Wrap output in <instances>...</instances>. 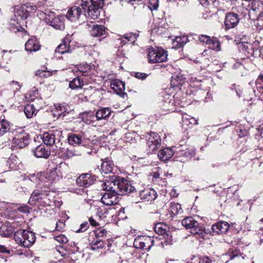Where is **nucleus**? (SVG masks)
<instances>
[{"instance_id":"obj_1","label":"nucleus","mask_w":263,"mask_h":263,"mask_svg":"<svg viewBox=\"0 0 263 263\" xmlns=\"http://www.w3.org/2000/svg\"><path fill=\"white\" fill-rule=\"evenodd\" d=\"M102 189L106 191L101 198V202L106 205L118 202L117 195L127 194L135 190L129 181L118 177L115 180H106L102 184Z\"/></svg>"},{"instance_id":"obj_2","label":"nucleus","mask_w":263,"mask_h":263,"mask_svg":"<svg viewBox=\"0 0 263 263\" xmlns=\"http://www.w3.org/2000/svg\"><path fill=\"white\" fill-rule=\"evenodd\" d=\"M81 8L73 6L70 8L67 14L66 17L72 22L78 20L83 10L84 15L89 16L93 20L97 19L100 13V8L103 5V0H82Z\"/></svg>"},{"instance_id":"obj_3","label":"nucleus","mask_w":263,"mask_h":263,"mask_svg":"<svg viewBox=\"0 0 263 263\" xmlns=\"http://www.w3.org/2000/svg\"><path fill=\"white\" fill-rule=\"evenodd\" d=\"M39 180V182L36 186V189L33 192L29 199V203L30 204H35L40 199L43 198V196L47 195L46 193L50 191L54 178L47 173L41 175Z\"/></svg>"},{"instance_id":"obj_4","label":"nucleus","mask_w":263,"mask_h":263,"mask_svg":"<svg viewBox=\"0 0 263 263\" xmlns=\"http://www.w3.org/2000/svg\"><path fill=\"white\" fill-rule=\"evenodd\" d=\"M182 224L186 229H190V233L197 238L203 239L208 234L202 225L191 216L184 218Z\"/></svg>"},{"instance_id":"obj_5","label":"nucleus","mask_w":263,"mask_h":263,"mask_svg":"<svg viewBox=\"0 0 263 263\" xmlns=\"http://www.w3.org/2000/svg\"><path fill=\"white\" fill-rule=\"evenodd\" d=\"M14 239L20 246L29 248L34 243L36 237L32 232L20 229L14 234Z\"/></svg>"},{"instance_id":"obj_6","label":"nucleus","mask_w":263,"mask_h":263,"mask_svg":"<svg viewBox=\"0 0 263 263\" xmlns=\"http://www.w3.org/2000/svg\"><path fill=\"white\" fill-rule=\"evenodd\" d=\"M147 52V59L149 63L163 62L167 60V52L162 48L151 47L148 49Z\"/></svg>"},{"instance_id":"obj_7","label":"nucleus","mask_w":263,"mask_h":263,"mask_svg":"<svg viewBox=\"0 0 263 263\" xmlns=\"http://www.w3.org/2000/svg\"><path fill=\"white\" fill-rule=\"evenodd\" d=\"M29 135L22 128H18L15 131L12 140V146L17 148H22L29 144Z\"/></svg>"},{"instance_id":"obj_8","label":"nucleus","mask_w":263,"mask_h":263,"mask_svg":"<svg viewBox=\"0 0 263 263\" xmlns=\"http://www.w3.org/2000/svg\"><path fill=\"white\" fill-rule=\"evenodd\" d=\"M153 242L154 239L150 236H139L135 239L134 245L137 249L149 251Z\"/></svg>"},{"instance_id":"obj_9","label":"nucleus","mask_w":263,"mask_h":263,"mask_svg":"<svg viewBox=\"0 0 263 263\" xmlns=\"http://www.w3.org/2000/svg\"><path fill=\"white\" fill-rule=\"evenodd\" d=\"M146 138L147 145L149 147V152H153L160 146L161 139L158 134L154 132H151L146 136Z\"/></svg>"},{"instance_id":"obj_10","label":"nucleus","mask_w":263,"mask_h":263,"mask_svg":"<svg viewBox=\"0 0 263 263\" xmlns=\"http://www.w3.org/2000/svg\"><path fill=\"white\" fill-rule=\"evenodd\" d=\"M240 21L239 15L234 12H229L225 16L224 27L226 30L235 28Z\"/></svg>"},{"instance_id":"obj_11","label":"nucleus","mask_w":263,"mask_h":263,"mask_svg":"<svg viewBox=\"0 0 263 263\" xmlns=\"http://www.w3.org/2000/svg\"><path fill=\"white\" fill-rule=\"evenodd\" d=\"M96 180L95 176H92L89 173H86L79 176L76 180V182L80 186L87 187L92 184Z\"/></svg>"},{"instance_id":"obj_12","label":"nucleus","mask_w":263,"mask_h":263,"mask_svg":"<svg viewBox=\"0 0 263 263\" xmlns=\"http://www.w3.org/2000/svg\"><path fill=\"white\" fill-rule=\"evenodd\" d=\"M14 20L17 21V23L23 24L26 23L25 20L29 16L28 12L24 8L23 5L16 6L14 9Z\"/></svg>"},{"instance_id":"obj_13","label":"nucleus","mask_w":263,"mask_h":263,"mask_svg":"<svg viewBox=\"0 0 263 263\" xmlns=\"http://www.w3.org/2000/svg\"><path fill=\"white\" fill-rule=\"evenodd\" d=\"M42 140L44 144L47 145L53 146L54 144L55 149H58L60 145H62V143H60L59 140L57 142H55V135L52 133H45L43 135ZM54 149V148H53Z\"/></svg>"},{"instance_id":"obj_14","label":"nucleus","mask_w":263,"mask_h":263,"mask_svg":"<svg viewBox=\"0 0 263 263\" xmlns=\"http://www.w3.org/2000/svg\"><path fill=\"white\" fill-rule=\"evenodd\" d=\"M110 87L117 95L124 98L126 93L124 92L125 84L123 82L119 80H114L110 83Z\"/></svg>"},{"instance_id":"obj_15","label":"nucleus","mask_w":263,"mask_h":263,"mask_svg":"<svg viewBox=\"0 0 263 263\" xmlns=\"http://www.w3.org/2000/svg\"><path fill=\"white\" fill-rule=\"evenodd\" d=\"M157 193L153 189H147L140 193L141 199L145 202H152L157 197Z\"/></svg>"},{"instance_id":"obj_16","label":"nucleus","mask_w":263,"mask_h":263,"mask_svg":"<svg viewBox=\"0 0 263 263\" xmlns=\"http://www.w3.org/2000/svg\"><path fill=\"white\" fill-rule=\"evenodd\" d=\"M230 229V224L226 221H219L213 225L212 229L213 232L217 234H225Z\"/></svg>"},{"instance_id":"obj_17","label":"nucleus","mask_w":263,"mask_h":263,"mask_svg":"<svg viewBox=\"0 0 263 263\" xmlns=\"http://www.w3.org/2000/svg\"><path fill=\"white\" fill-rule=\"evenodd\" d=\"M33 153L37 158H47L50 154V151L46 149L44 145L40 144L34 149Z\"/></svg>"},{"instance_id":"obj_18","label":"nucleus","mask_w":263,"mask_h":263,"mask_svg":"<svg viewBox=\"0 0 263 263\" xmlns=\"http://www.w3.org/2000/svg\"><path fill=\"white\" fill-rule=\"evenodd\" d=\"M48 21L49 24L56 29L62 30L64 28L65 25L63 16L54 17L51 20H50L49 18Z\"/></svg>"},{"instance_id":"obj_19","label":"nucleus","mask_w":263,"mask_h":263,"mask_svg":"<svg viewBox=\"0 0 263 263\" xmlns=\"http://www.w3.org/2000/svg\"><path fill=\"white\" fill-rule=\"evenodd\" d=\"M40 49V45L35 38L29 39L25 44V49L28 51H36Z\"/></svg>"},{"instance_id":"obj_20","label":"nucleus","mask_w":263,"mask_h":263,"mask_svg":"<svg viewBox=\"0 0 263 263\" xmlns=\"http://www.w3.org/2000/svg\"><path fill=\"white\" fill-rule=\"evenodd\" d=\"M114 164L112 160L109 158H105L102 161L101 164V171L105 174H109L113 172Z\"/></svg>"},{"instance_id":"obj_21","label":"nucleus","mask_w":263,"mask_h":263,"mask_svg":"<svg viewBox=\"0 0 263 263\" xmlns=\"http://www.w3.org/2000/svg\"><path fill=\"white\" fill-rule=\"evenodd\" d=\"M87 25L91 27L90 32L92 36L97 37L103 35L105 32V27L101 25H89L87 24Z\"/></svg>"},{"instance_id":"obj_22","label":"nucleus","mask_w":263,"mask_h":263,"mask_svg":"<svg viewBox=\"0 0 263 263\" xmlns=\"http://www.w3.org/2000/svg\"><path fill=\"white\" fill-rule=\"evenodd\" d=\"M55 151V154H59L64 159H67L70 158L75 155L74 153L69 149L68 148L65 149L64 147H62L61 145L59 146L58 149H54Z\"/></svg>"},{"instance_id":"obj_23","label":"nucleus","mask_w":263,"mask_h":263,"mask_svg":"<svg viewBox=\"0 0 263 263\" xmlns=\"http://www.w3.org/2000/svg\"><path fill=\"white\" fill-rule=\"evenodd\" d=\"M168 212L171 215L170 217L173 218L175 216L181 214L183 213V210L180 204L171 203L168 209Z\"/></svg>"},{"instance_id":"obj_24","label":"nucleus","mask_w":263,"mask_h":263,"mask_svg":"<svg viewBox=\"0 0 263 263\" xmlns=\"http://www.w3.org/2000/svg\"><path fill=\"white\" fill-rule=\"evenodd\" d=\"M174 155L172 149L166 148L159 151L158 153V157L162 161H166L170 159Z\"/></svg>"},{"instance_id":"obj_25","label":"nucleus","mask_w":263,"mask_h":263,"mask_svg":"<svg viewBox=\"0 0 263 263\" xmlns=\"http://www.w3.org/2000/svg\"><path fill=\"white\" fill-rule=\"evenodd\" d=\"M111 112V111L109 108H102L96 112V117L97 120L106 119L110 115Z\"/></svg>"},{"instance_id":"obj_26","label":"nucleus","mask_w":263,"mask_h":263,"mask_svg":"<svg viewBox=\"0 0 263 263\" xmlns=\"http://www.w3.org/2000/svg\"><path fill=\"white\" fill-rule=\"evenodd\" d=\"M71 51V49L69 46L68 41L66 40L63 41L55 49V52H58L61 54L70 52Z\"/></svg>"},{"instance_id":"obj_27","label":"nucleus","mask_w":263,"mask_h":263,"mask_svg":"<svg viewBox=\"0 0 263 263\" xmlns=\"http://www.w3.org/2000/svg\"><path fill=\"white\" fill-rule=\"evenodd\" d=\"M69 143L74 146L79 145L83 143L81 136L76 134H71L68 138Z\"/></svg>"},{"instance_id":"obj_28","label":"nucleus","mask_w":263,"mask_h":263,"mask_svg":"<svg viewBox=\"0 0 263 263\" xmlns=\"http://www.w3.org/2000/svg\"><path fill=\"white\" fill-rule=\"evenodd\" d=\"M188 41V37L186 36H177L173 40L172 44L174 48H179L182 47Z\"/></svg>"},{"instance_id":"obj_29","label":"nucleus","mask_w":263,"mask_h":263,"mask_svg":"<svg viewBox=\"0 0 263 263\" xmlns=\"http://www.w3.org/2000/svg\"><path fill=\"white\" fill-rule=\"evenodd\" d=\"M79 71L82 73V75L84 76H87L91 75L93 73V69L91 66L88 64H84L80 65L78 67Z\"/></svg>"},{"instance_id":"obj_30","label":"nucleus","mask_w":263,"mask_h":263,"mask_svg":"<svg viewBox=\"0 0 263 263\" xmlns=\"http://www.w3.org/2000/svg\"><path fill=\"white\" fill-rule=\"evenodd\" d=\"M137 38L136 34L129 33H126L123 36H121L118 40L120 41L121 43L123 45L126 44L128 42L133 43Z\"/></svg>"},{"instance_id":"obj_31","label":"nucleus","mask_w":263,"mask_h":263,"mask_svg":"<svg viewBox=\"0 0 263 263\" xmlns=\"http://www.w3.org/2000/svg\"><path fill=\"white\" fill-rule=\"evenodd\" d=\"M14 233L9 224H3L0 228V235L3 237H9Z\"/></svg>"},{"instance_id":"obj_32","label":"nucleus","mask_w":263,"mask_h":263,"mask_svg":"<svg viewBox=\"0 0 263 263\" xmlns=\"http://www.w3.org/2000/svg\"><path fill=\"white\" fill-rule=\"evenodd\" d=\"M93 113L91 111H85L80 115V118L83 121L87 124H90L94 119Z\"/></svg>"},{"instance_id":"obj_33","label":"nucleus","mask_w":263,"mask_h":263,"mask_svg":"<svg viewBox=\"0 0 263 263\" xmlns=\"http://www.w3.org/2000/svg\"><path fill=\"white\" fill-rule=\"evenodd\" d=\"M10 128L9 122L5 119H0V136L8 132Z\"/></svg>"},{"instance_id":"obj_34","label":"nucleus","mask_w":263,"mask_h":263,"mask_svg":"<svg viewBox=\"0 0 263 263\" xmlns=\"http://www.w3.org/2000/svg\"><path fill=\"white\" fill-rule=\"evenodd\" d=\"M207 45L209 46V48L213 50L217 51L220 50V43L215 37L211 38Z\"/></svg>"},{"instance_id":"obj_35","label":"nucleus","mask_w":263,"mask_h":263,"mask_svg":"<svg viewBox=\"0 0 263 263\" xmlns=\"http://www.w3.org/2000/svg\"><path fill=\"white\" fill-rule=\"evenodd\" d=\"M23 6L25 9H26L28 12L29 16L30 13L35 12L37 9L40 8L41 7L40 5H36L31 3H27L24 5H23Z\"/></svg>"},{"instance_id":"obj_36","label":"nucleus","mask_w":263,"mask_h":263,"mask_svg":"<svg viewBox=\"0 0 263 263\" xmlns=\"http://www.w3.org/2000/svg\"><path fill=\"white\" fill-rule=\"evenodd\" d=\"M83 85V81L80 78H76L70 81L69 86L71 89L80 88Z\"/></svg>"},{"instance_id":"obj_37","label":"nucleus","mask_w":263,"mask_h":263,"mask_svg":"<svg viewBox=\"0 0 263 263\" xmlns=\"http://www.w3.org/2000/svg\"><path fill=\"white\" fill-rule=\"evenodd\" d=\"M104 245L105 243L104 241L102 239L98 238H97L96 240H92L90 243V246L92 250H93L103 248H104Z\"/></svg>"},{"instance_id":"obj_38","label":"nucleus","mask_w":263,"mask_h":263,"mask_svg":"<svg viewBox=\"0 0 263 263\" xmlns=\"http://www.w3.org/2000/svg\"><path fill=\"white\" fill-rule=\"evenodd\" d=\"M24 113L27 118H31L35 113V109L32 104H27L24 108Z\"/></svg>"},{"instance_id":"obj_39","label":"nucleus","mask_w":263,"mask_h":263,"mask_svg":"<svg viewBox=\"0 0 263 263\" xmlns=\"http://www.w3.org/2000/svg\"><path fill=\"white\" fill-rule=\"evenodd\" d=\"M17 158L15 156H12L7 161V165H9V168L12 169H16V164L15 162L17 161Z\"/></svg>"},{"instance_id":"obj_40","label":"nucleus","mask_w":263,"mask_h":263,"mask_svg":"<svg viewBox=\"0 0 263 263\" xmlns=\"http://www.w3.org/2000/svg\"><path fill=\"white\" fill-rule=\"evenodd\" d=\"M107 233V231L105 229L102 228L98 229L97 230L94 231L95 236L97 238L106 236Z\"/></svg>"},{"instance_id":"obj_41","label":"nucleus","mask_w":263,"mask_h":263,"mask_svg":"<svg viewBox=\"0 0 263 263\" xmlns=\"http://www.w3.org/2000/svg\"><path fill=\"white\" fill-rule=\"evenodd\" d=\"M182 121L183 123L185 124H197V122L196 120H195L193 118H188L187 116H183L182 117Z\"/></svg>"},{"instance_id":"obj_42","label":"nucleus","mask_w":263,"mask_h":263,"mask_svg":"<svg viewBox=\"0 0 263 263\" xmlns=\"http://www.w3.org/2000/svg\"><path fill=\"white\" fill-rule=\"evenodd\" d=\"M54 239L57 241L62 243H65L68 242V239L64 235H60L55 236Z\"/></svg>"},{"instance_id":"obj_43","label":"nucleus","mask_w":263,"mask_h":263,"mask_svg":"<svg viewBox=\"0 0 263 263\" xmlns=\"http://www.w3.org/2000/svg\"><path fill=\"white\" fill-rule=\"evenodd\" d=\"M67 105L64 106V105H62V104L58 105L56 107V108L58 110L61 111L62 112L61 113L59 114V116L63 115V117L65 116V114H64V112L67 111Z\"/></svg>"},{"instance_id":"obj_44","label":"nucleus","mask_w":263,"mask_h":263,"mask_svg":"<svg viewBox=\"0 0 263 263\" xmlns=\"http://www.w3.org/2000/svg\"><path fill=\"white\" fill-rule=\"evenodd\" d=\"M35 75L41 78H45L49 76L50 74L49 72L44 70H39L36 71Z\"/></svg>"},{"instance_id":"obj_45","label":"nucleus","mask_w":263,"mask_h":263,"mask_svg":"<svg viewBox=\"0 0 263 263\" xmlns=\"http://www.w3.org/2000/svg\"><path fill=\"white\" fill-rule=\"evenodd\" d=\"M211 39V37L210 36L206 35L201 34L198 36L199 40L202 43H205L206 45L208 44Z\"/></svg>"},{"instance_id":"obj_46","label":"nucleus","mask_w":263,"mask_h":263,"mask_svg":"<svg viewBox=\"0 0 263 263\" xmlns=\"http://www.w3.org/2000/svg\"><path fill=\"white\" fill-rule=\"evenodd\" d=\"M88 228V224L87 222L83 223L81 224L80 229L76 231L77 233H80L85 231Z\"/></svg>"},{"instance_id":"obj_47","label":"nucleus","mask_w":263,"mask_h":263,"mask_svg":"<svg viewBox=\"0 0 263 263\" xmlns=\"http://www.w3.org/2000/svg\"><path fill=\"white\" fill-rule=\"evenodd\" d=\"M216 0H200V4L203 6H208L212 5Z\"/></svg>"},{"instance_id":"obj_48","label":"nucleus","mask_w":263,"mask_h":263,"mask_svg":"<svg viewBox=\"0 0 263 263\" xmlns=\"http://www.w3.org/2000/svg\"><path fill=\"white\" fill-rule=\"evenodd\" d=\"M135 77L137 79L144 80L147 77V74L145 73L136 72L135 74Z\"/></svg>"},{"instance_id":"obj_49","label":"nucleus","mask_w":263,"mask_h":263,"mask_svg":"<svg viewBox=\"0 0 263 263\" xmlns=\"http://www.w3.org/2000/svg\"><path fill=\"white\" fill-rule=\"evenodd\" d=\"M106 211L104 209V207L103 208H99L97 209V214L99 215V217H101L103 216H105V214H106Z\"/></svg>"},{"instance_id":"obj_50","label":"nucleus","mask_w":263,"mask_h":263,"mask_svg":"<svg viewBox=\"0 0 263 263\" xmlns=\"http://www.w3.org/2000/svg\"><path fill=\"white\" fill-rule=\"evenodd\" d=\"M64 226V223L62 221L59 220L56 223L55 229L57 231H61Z\"/></svg>"},{"instance_id":"obj_51","label":"nucleus","mask_w":263,"mask_h":263,"mask_svg":"<svg viewBox=\"0 0 263 263\" xmlns=\"http://www.w3.org/2000/svg\"><path fill=\"white\" fill-rule=\"evenodd\" d=\"M238 254H239V253L237 251H233V250L230 251V250L229 251V255L230 256V257L231 259H233L235 257L238 256Z\"/></svg>"},{"instance_id":"obj_52","label":"nucleus","mask_w":263,"mask_h":263,"mask_svg":"<svg viewBox=\"0 0 263 263\" xmlns=\"http://www.w3.org/2000/svg\"><path fill=\"white\" fill-rule=\"evenodd\" d=\"M9 224L12 228L13 231L14 232V233H15V232H16L15 231V230L16 229L20 226V224L17 221H13V222Z\"/></svg>"},{"instance_id":"obj_53","label":"nucleus","mask_w":263,"mask_h":263,"mask_svg":"<svg viewBox=\"0 0 263 263\" xmlns=\"http://www.w3.org/2000/svg\"><path fill=\"white\" fill-rule=\"evenodd\" d=\"M89 221L90 224L93 227H96L99 225L98 223L92 217L89 218Z\"/></svg>"},{"instance_id":"obj_54","label":"nucleus","mask_w":263,"mask_h":263,"mask_svg":"<svg viewBox=\"0 0 263 263\" xmlns=\"http://www.w3.org/2000/svg\"><path fill=\"white\" fill-rule=\"evenodd\" d=\"M200 263H212V261L208 257H205L200 260Z\"/></svg>"},{"instance_id":"obj_55","label":"nucleus","mask_w":263,"mask_h":263,"mask_svg":"<svg viewBox=\"0 0 263 263\" xmlns=\"http://www.w3.org/2000/svg\"><path fill=\"white\" fill-rule=\"evenodd\" d=\"M237 39L241 42H247V36L246 35H242V37L239 36Z\"/></svg>"},{"instance_id":"obj_56","label":"nucleus","mask_w":263,"mask_h":263,"mask_svg":"<svg viewBox=\"0 0 263 263\" xmlns=\"http://www.w3.org/2000/svg\"><path fill=\"white\" fill-rule=\"evenodd\" d=\"M63 263H75V261L71 258H67L65 260L63 261Z\"/></svg>"},{"instance_id":"obj_57","label":"nucleus","mask_w":263,"mask_h":263,"mask_svg":"<svg viewBox=\"0 0 263 263\" xmlns=\"http://www.w3.org/2000/svg\"><path fill=\"white\" fill-rule=\"evenodd\" d=\"M153 1L155 2V3L154 4L153 8L154 9H157L159 6L158 0H152V1L150 2L151 4H152Z\"/></svg>"},{"instance_id":"obj_58","label":"nucleus","mask_w":263,"mask_h":263,"mask_svg":"<svg viewBox=\"0 0 263 263\" xmlns=\"http://www.w3.org/2000/svg\"><path fill=\"white\" fill-rule=\"evenodd\" d=\"M0 252L2 253L8 252L6 248L4 246L0 245Z\"/></svg>"},{"instance_id":"obj_59","label":"nucleus","mask_w":263,"mask_h":263,"mask_svg":"<svg viewBox=\"0 0 263 263\" xmlns=\"http://www.w3.org/2000/svg\"><path fill=\"white\" fill-rule=\"evenodd\" d=\"M18 209L19 210V211H20L21 212H26V207H24V208L20 207Z\"/></svg>"},{"instance_id":"obj_60","label":"nucleus","mask_w":263,"mask_h":263,"mask_svg":"<svg viewBox=\"0 0 263 263\" xmlns=\"http://www.w3.org/2000/svg\"><path fill=\"white\" fill-rule=\"evenodd\" d=\"M45 14L46 15H48L49 17H50V16H54V13L53 12H51V11H50L49 12V14H47V13H45Z\"/></svg>"},{"instance_id":"obj_61","label":"nucleus","mask_w":263,"mask_h":263,"mask_svg":"<svg viewBox=\"0 0 263 263\" xmlns=\"http://www.w3.org/2000/svg\"><path fill=\"white\" fill-rule=\"evenodd\" d=\"M70 245L71 247H76L77 251H78V248L76 247V244L74 242H71Z\"/></svg>"},{"instance_id":"obj_62","label":"nucleus","mask_w":263,"mask_h":263,"mask_svg":"<svg viewBox=\"0 0 263 263\" xmlns=\"http://www.w3.org/2000/svg\"><path fill=\"white\" fill-rule=\"evenodd\" d=\"M257 89L260 92H263V86H257Z\"/></svg>"},{"instance_id":"obj_63","label":"nucleus","mask_w":263,"mask_h":263,"mask_svg":"<svg viewBox=\"0 0 263 263\" xmlns=\"http://www.w3.org/2000/svg\"><path fill=\"white\" fill-rule=\"evenodd\" d=\"M259 80H260V81H262V82H263V74H262V75H260V76L258 77V79H257V82H258Z\"/></svg>"},{"instance_id":"obj_64","label":"nucleus","mask_w":263,"mask_h":263,"mask_svg":"<svg viewBox=\"0 0 263 263\" xmlns=\"http://www.w3.org/2000/svg\"><path fill=\"white\" fill-rule=\"evenodd\" d=\"M142 0H129L128 1V2L129 3H131L132 4H133V3H132L133 2H136V1H142Z\"/></svg>"}]
</instances>
